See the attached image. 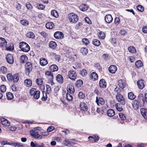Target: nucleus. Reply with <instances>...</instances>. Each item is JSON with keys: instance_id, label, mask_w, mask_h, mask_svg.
<instances>
[{"instance_id": "f257e3e1", "label": "nucleus", "mask_w": 147, "mask_h": 147, "mask_svg": "<svg viewBox=\"0 0 147 147\" xmlns=\"http://www.w3.org/2000/svg\"><path fill=\"white\" fill-rule=\"evenodd\" d=\"M19 47L21 50L24 52H27L30 50V47L26 42H20L19 44Z\"/></svg>"}, {"instance_id": "f03ea898", "label": "nucleus", "mask_w": 147, "mask_h": 147, "mask_svg": "<svg viewBox=\"0 0 147 147\" xmlns=\"http://www.w3.org/2000/svg\"><path fill=\"white\" fill-rule=\"evenodd\" d=\"M68 18L70 22L74 23L76 22L78 19L77 16L74 13L69 14L68 15Z\"/></svg>"}, {"instance_id": "7ed1b4c3", "label": "nucleus", "mask_w": 147, "mask_h": 147, "mask_svg": "<svg viewBox=\"0 0 147 147\" xmlns=\"http://www.w3.org/2000/svg\"><path fill=\"white\" fill-rule=\"evenodd\" d=\"M25 67L26 70V73L28 75L30 72L32 71V65L30 62H28L25 64Z\"/></svg>"}, {"instance_id": "20e7f679", "label": "nucleus", "mask_w": 147, "mask_h": 147, "mask_svg": "<svg viewBox=\"0 0 147 147\" xmlns=\"http://www.w3.org/2000/svg\"><path fill=\"white\" fill-rule=\"evenodd\" d=\"M116 98L118 101L122 105L125 104V100L123 96L120 94H117Z\"/></svg>"}, {"instance_id": "39448f33", "label": "nucleus", "mask_w": 147, "mask_h": 147, "mask_svg": "<svg viewBox=\"0 0 147 147\" xmlns=\"http://www.w3.org/2000/svg\"><path fill=\"white\" fill-rule=\"evenodd\" d=\"M69 78L72 80H74L77 77V74L75 71L73 70H69L68 72Z\"/></svg>"}, {"instance_id": "423d86ee", "label": "nucleus", "mask_w": 147, "mask_h": 147, "mask_svg": "<svg viewBox=\"0 0 147 147\" xmlns=\"http://www.w3.org/2000/svg\"><path fill=\"white\" fill-rule=\"evenodd\" d=\"M64 34L61 32L57 31L54 34L55 38L57 39H63L64 37Z\"/></svg>"}, {"instance_id": "0eeeda50", "label": "nucleus", "mask_w": 147, "mask_h": 147, "mask_svg": "<svg viewBox=\"0 0 147 147\" xmlns=\"http://www.w3.org/2000/svg\"><path fill=\"white\" fill-rule=\"evenodd\" d=\"M31 135L34 138H36L41 139L42 136L39 134L38 132L36 130H32L30 131Z\"/></svg>"}, {"instance_id": "6e6552de", "label": "nucleus", "mask_w": 147, "mask_h": 147, "mask_svg": "<svg viewBox=\"0 0 147 147\" xmlns=\"http://www.w3.org/2000/svg\"><path fill=\"white\" fill-rule=\"evenodd\" d=\"M45 75L46 77L50 81L53 80L54 77L53 74L51 71H47L45 73Z\"/></svg>"}, {"instance_id": "1a4fd4ad", "label": "nucleus", "mask_w": 147, "mask_h": 147, "mask_svg": "<svg viewBox=\"0 0 147 147\" xmlns=\"http://www.w3.org/2000/svg\"><path fill=\"white\" fill-rule=\"evenodd\" d=\"M96 102L98 105H102L105 104V101L101 97L98 98L97 96L96 98Z\"/></svg>"}, {"instance_id": "9d476101", "label": "nucleus", "mask_w": 147, "mask_h": 147, "mask_svg": "<svg viewBox=\"0 0 147 147\" xmlns=\"http://www.w3.org/2000/svg\"><path fill=\"white\" fill-rule=\"evenodd\" d=\"M138 101L140 102L141 104L144 105L145 102L144 94H140L138 96Z\"/></svg>"}, {"instance_id": "9b49d317", "label": "nucleus", "mask_w": 147, "mask_h": 147, "mask_svg": "<svg viewBox=\"0 0 147 147\" xmlns=\"http://www.w3.org/2000/svg\"><path fill=\"white\" fill-rule=\"evenodd\" d=\"M67 90L68 92L71 94L74 93L75 90L74 86L71 84L68 85L67 87Z\"/></svg>"}, {"instance_id": "f8f14e48", "label": "nucleus", "mask_w": 147, "mask_h": 147, "mask_svg": "<svg viewBox=\"0 0 147 147\" xmlns=\"http://www.w3.org/2000/svg\"><path fill=\"white\" fill-rule=\"evenodd\" d=\"M142 105H143L141 104L140 102L137 100H135L132 104L133 107L136 110L138 109L139 106L141 107Z\"/></svg>"}, {"instance_id": "ddd939ff", "label": "nucleus", "mask_w": 147, "mask_h": 147, "mask_svg": "<svg viewBox=\"0 0 147 147\" xmlns=\"http://www.w3.org/2000/svg\"><path fill=\"white\" fill-rule=\"evenodd\" d=\"M105 22L108 23H110L113 21V18L111 15L109 14L106 15L105 17Z\"/></svg>"}, {"instance_id": "4468645a", "label": "nucleus", "mask_w": 147, "mask_h": 147, "mask_svg": "<svg viewBox=\"0 0 147 147\" xmlns=\"http://www.w3.org/2000/svg\"><path fill=\"white\" fill-rule=\"evenodd\" d=\"M117 68L116 66L115 65H111L109 68V71L110 72L112 73H115L117 70Z\"/></svg>"}, {"instance_id": "2eb2a0df", "label": "nucleus", "mask_w": 147, "mask_h": 147, "mask_svg": "<svg viewBox=\"0 0 147 147\" xmlns=\"http://www.w3.org/2000/svg\"><path fill=\"white\" fill-rule=\"evenodd\" d=\"M80 107L81 110L86 111L88 109L87 105L84 102H82L80 104Z\"/></svg>"}, {"instance_id": "dca6fc26", "label": "nucleus", "mask_w": 147, "mask_h": 147, "mask_svg": "<svg viewBox=\"0 0 147 147\" xmlns=\"http://www.w3.org/2000/svg\"><path fill=\"white\" fill-rule=\"evenodd\" d=\"M137 84L138 88L140 89H142L144 87V81L142 79H141L138 81Z\"/></svg>"}, {"instance_id": "f3484780", "label": "nucleus", "mask_w": 147, "mask_h": 147, "mask_svg": "<svg viewBox=\"0 0 147 147\" xmlns=\"http://www.w3.org/2000/svg\"><path fill=\"white\" fill-rule=\"evenodd\" d=\"M140 112L144 117L145 119H146L147 118V109L144 108H142L140 109Z\"/></svg>"}, {"instance_id": "a211bd4d", "label": "nucleus", "mask_w": 147, "mask_h": 147, "mask_svg": "<svg viewBox=\"0 0 147 147\" xmlns=\"http://www.w3.org/2000/svg\"><path fill=\"white\" fill-rule=\"evenodd\" d=\"M100 86L102 88H105L106 87L107 84L104 79H101L99 82Z\"/></svg>"}, {"instance_id": "6ab92c4d", "label": "nucleus", "mask_w": 147, "mask_h": 147, "mask_svg": "<svg viewBox=\"0 0 147 147\" xmlns=\"http://www.w3.org/2000/svg\"><path fill=\"white\" fill-rule=\"evenodd\" d=\"M1 120L2 124L6 126H9L10 125V123L9 121L4 118H1Z\"/></svg>"}, {"instance_id": "aec40b11", "label": "nucleus", "mask_w": 147, "mask_h": 147, "mask_svg": "<svg viewBox=\"0 0 147 147\" xmlns=\"http://www.w3.org/2000/svg\"><path fill=\"white\" fill-rule=\"evenodd\" d=\"M7 43L6 40L3 38H0V47H3L5 46Z\"/></svg>"}, {"instance_id": "412c9836", "label": "nucleus", "mask_w": 147, "mask_h": 147, "mask_svg": "<svg viewBox=\"0 0 147 147\" xmlns=\"http://www.w3.org/2000/svg\"><path fill=\"white\" fill-rule=\"evenodd\" d=\"M6 59L8 63L10 64H12L14 61L13 56H6Z\"/></svg>"}, {"instance_id": "4be33fe9", "label": "nucleus", "mask_w": 147, "mask_h": 147, "mask_svg": "<svg viewBox=\"0 0 147 147\" xmlns=\"http://www.w3.org/2000/svg\"><path fill=\"white\" fill-rule=\"evenodd\" d=\"M90 78L93 81L97 80L98 79V76L95 72H93L90 75Z\"/></svg>"}, {"instance_id": "5701e85b", "label": "nucleus", "mask_w": 147, "mask_h": 147, "mask_svg": "<svg viewBox=\"0 0 147 147\" xmlns=\"http://www.w3.org/2000/svg\"><path fill=\"white\" fill-rule=\"evenodd\" d=\"M56 79L57 81L60 84H62L63 82V76L60 74H58L57 75Z\"/></svg>"}, {"instance_id": "b1692460", "label": "nucleus", "mask_w": 147, "mask_h": 147, "mask_svg": "<svg viewBox=\"0 0 147 147\" xmlns=\"http://www.w3.org/2000/svg\"><path fill=\"white\" fill-rule=\"evenodd\" d=\"M46 28L48 29H52L54 27V24L52 22L47 23L45 25Z\"/></svg>"}, {"instance_id": "393cba45", "label": "nucleus", "mask_w": 147, "mask_h": 147, "mask_svg": "<svg viewBox=\"0 0 147 147\" xmlns=\"http://www.w3.org/2000/svg\"><path fill=\"white\" fill-rule=\"evenodd\" d=\"M49 46L51 48L54 49H55L57 47V45L55 42L51 41L49 43Z\"/></svg>"}, {"instance_id": "a878e982", "label": "nucleus", "mask_w": 147, "mask_h": 147, "mask_svg": "<svg viewBox=\"0 0 147 147\" xmlns=\"http://www.w3.org/2000/svg\"><path fill=\"white\" fill-rule=\"evenodd\" d=\"M50 69L51 72H53L58 70V67L56 65L53 64L50 67Z\"/></svg>"}, {"instance_id": "bb28decb", "label": "nucleus", "mask_w": 147, "mask_h": 147, "mask_svg": "<svg viewBox=\"0 0 147 147\" xmlns=\"http://www.w3.org/2000/svg\"><path fill=\"white\" fill-rule=\"evenodd\" d=\"M24 84L27 87H30L32 85L31 80L30 79H27L24 81Z\"/></svg>"}, {"instance_id": "cd10ccee", "label": "nucleus", "mask_w": 147, "mask_h": 147, "mask_svg": "<svg viewBox=\"0 0 147 147\" xmlns=\"http://www.w3.org/2000/svg\"><path fill=\"white\" fill-rule=\"evenodd\" d=\"M118 85L121 88H124L125 86V83L123 80H120L118 81Z\"/></svg>"}, {"instance_id": "c85d7f7f", "label": "nucleus", "mask_w": 147, "mask_h": 147, "mask_svg": "<svg viewBox=\"0 0 147 147\" xmlns=\"http://www.w3.org/2000/svg\"><path fill=\"white\" fill-rule=\"evenodd\" d=\"M40 63L42 66H44L47 63V61L45 59L41 58L40 59Z\"/></svg>"}, {"instance_id": "c756f323", "label": "nucleus", "mask_w": 147, "mask_h": 147, "mask_svg": "<svg viewBox=\"0 0 147 147\" xmlns=\"http://www.w3.org/2000/svg\"><path fill=\"white\" fill-rule=\"evenodd\" d=\"M135 66L137 68H139L143 66V63L140 60H138L135 63Z\"/></svg>"}, {"instance_id": "7c9ffc66", "label": "nucleus", "mask_w": 147, "mask_h": 147, "mask_svg": "<svg viewBox=\"0 0 147 147\" xmlns=\"http://www.w3.org/2000/svg\"><path fill=\"white\" fill-rule=\"evenodd\" d=\"M107 114L109 117H112L115 115V112L113 109H110L107 111Z\"/></svg>"}, {"instance_id": "2f4dec72", "label": "nucleus", "mask_w": 147, "mask_h": 147, "mask_svg": "<svg viewBox=\"0 0 147 147\" xmlns=\"http://www.w3.org/2000/svg\"><path fill=\"white\" fill-rule=\"evenodd\" d=\"M79 9L81 11H84L87 10L88 7L86 5L84 4H82L79 6Z\"/></svg>"}, {"instance_id": "473e14b6", "label": "nucleus", "mask_w": 147, "mask_h": 147, "mask_svg": "<svg viewBox=\"0 0 147 147\" xmlns=\"http://www.w3.org/2000/svg\"><path fill=\"white\" fill-rule=\"evenodd\" d=\"M128 98L131 100H134L136 97V96L132 92L128 93Z\"/></svg>"}, {"instance_id": "72a5a7b5", "label": "nucleus", "mask_w": 147, "mask_h": 147, "mask_svg": "<svg viewBox=\"0 0 147 147\" xmlns=\"http://www.w3.org/2000/svg\"><path fill=\"white\" fill-rule=\"evenodd\" d=\"M28 58L27 56H21L20 57V62L21 63H24L27 61Z\"/></svg>"}, {"instance_id": "f704fd0d", "label": "nucleus", "mask_w": 147, "mask_h": 147, "mask_svg": "<svg viewBox=\"0 0 147 147\" xmlns=\"http://www.w3.org/2000/svg\"><path fill=\"white\" fill-rule=\"evenodd\" d=\"M13 80L14 83L17 82L19 79V77L18 74H14V75L13 76Z\"/></svg>"}, {"instance_id": "c9c22d12", "label": "nucleus", "mask_w": 147, "mask_h": 147, "mask_svg": "<svg viewBox=\"0 0 147 147\" xmlns=\"http://www.w3.org/2000/svg\"><path fill=\"white\" fill-rule=\"evenodd\" d=\"M93 44L96 46H99L100 44V41L98 40L94 39L92 40V42Z\"/></svg>"}, {"instance_id": "e433bc0d", "label": "nucleus", "mask_w": 147, "mask_h": 147, "mask_svg": "<svg viewBox=\"0 0 147 147\" xmlns=\"http://www.w3.org/2000/svg\"><path fill=\"white\" fill-rule=\"evenodd\" d=\"M81 52L84 55H86L88 53V49L86 48H82L80 49Z\"/></svg>"}, {"instance_id": "4c0bfd02", "label": "nucleus", "mask_w": 147, "mask_h": 147, "mask_svg": "<svg viewBox=\"0 0 147 147\" xmlns=\"http://www.w3.org/2000/svg\"><path fill=\"white\" fill-rule=\"evenodd\" d=\"M83 84V81L81 80H78L76 83V85L78 87L81 86Z\"/></svg>"}, {"instance_id": "58836bf2", "label": "nucleus", "mask_w": 147, "mask_h": 147, "mask_svg": "<svg viewBox=\"0 0 147 147\" xmlns=\"http://www.w3.org/2000/svg\"><path fill=\"white\" fill-rule=\"evenodd\" d=\"M5 48L7 50L9 51H12L14 49L13 45L11 44L7 45L6 46Z\"/></svg>"}, {"instance_id": "ea45409f", "label": "nucleus", "mask_w": 147, "mask_h": 147, "mask_svg": "<svg viewBox=\"0 0 147 147\" xmlns=\"http://www.w3.org/2000/svg\"><path fill=\"white\" fill-rule=\"evenodd\" d=\"M26 36L29 38H35V36L34 33L31 32L27 33L26 35Z\"/></svg>"}, {"instance_id": "a19ab883", "label": "nucleus", "mask_w": 147, "mask_h": 147, "mask_svg": "<svg viewBox=\"0 0 147 147\" xmlns=\"http://www.w3.org/2000/svg\"><path fill=\"white\" fill-rule=\"evenodd\" d=\"M66 100L68 101H71L72 100L73 96L68 92H67L66 94Z\"/></svg>"}, {"instance_id": "79ce46f5", "label": "nucleus", "mask_w": 147, "mask_h": 147, "mask_svg": "<svg viewBox=\"0 0 147 147\" xmlns=\"http://www.w3.org/2000/svg\"><path fill=\"white\" fill-rule=\"evenodd\" d=\"M128 49L129 51L132 53H135L136 51L135 48L132 46H130L129 47Z\"/></svg>"}, {"instance_id": "37998d69", "label": "nucleus", "mask_w": 147, "mask_h": 147, "mask_svg": "<svg viewBox=\"0 0 147 147\" xmlns=\"http://www.w3.org/2000/svg\"><path fill=\"white\" fill-rule=\"evenodd\" d=\"M11 145H12L15 147H23L24 146L22 144L17 142L16 143H12L11 144Z\"/></svg>"}, {"instance_id": "c03bdc74", "label": "nucleus", "mask_w": 147, "mask_h": 147, "mask_svg": "<svg viewBox=\"0 0 147 147\" xmlns=\"http://www.w3.org/2000/svg\"><path fill=\"white\" fill-rule=\"evenodd\" d=\"M6 96L8 100H11L13 97V94L10 92H7Z\"/></svg>"}, {"instance_id": "a18cd8bd", "label": "nucleus", "mask_w": 147, "mask_h": 147, "mask_svg": "<svg viewBox=\"0 0 147 147\" xmlns=\"http://www.w3.org/2000/svg\"><path fill=\"white\" fill-rule=\"evenodd\" d=\"M98 36L100 38L103 39L105 38V35L104 32H100L98 33Z\"/></svg>"}, {"instance_id": "49530a36", "label": "nucleus", "mask_w": 147, "mask_h": 147, "mask_svg": "<svg viewBox=\"0 0 147 147\" xmlns=\"http://www.w3.org/2000/svg\"><path fill=\"white\" fill-rule=\"evenodd\" d=\"M51 14L54 17L57 18L58 16V14L57 12L55 10H53L51 11Z\"/></svg>"}, {"instance_id": "de8ad7c7", "label": "nucleus", "mask_w": 147, "mask_h": 147, "mask_svg": "<svg viewBox=\"0 0 147 147\" xmlns=\"http://www.w3.org/2000/svg\"><path fill=\"white\" fill-rule=\"evenodd\" d=\"M7 77L8 81L9 82H11L12 81L13 79V76L11 74H8L7 75Z\"/></svg>"}, {"instance_id": "09e8293b", "label": "nucleus", "mask_w": 147, "mask_h": 147, "mask_svg": "<svg viewBox=\"0 0 147 147\" xmlns=\"http://www.w3.org/2000/svg\"><path fill=\"white\" fill-rule=\"evenodd\" d=\"M80 73L84 77L86 76L87 74L86 70L84 69L80 71Z\"/></svg>"}, {"instance_id": "8fccbe9b", "label": "nucleus", "mask_w": 147, "mask_h": 147, "mask_svg": "<svg viewBox=\"0 0 147 147\" xmlns=\"http://www.w3.org/2000/svg\"><path fill=\"white\" fill-rule=\"evenodd\" d=\"M40 91L38 90L37 91V92H36L34 95H33L34 96V98L36 99H38L40 97Z\"/></svg>"}, {"instance_id": "3c124183", "label": "nucleus", "mask_w": 147, "mask_h": 147, "mask_svg": "<svg viewBox=\"0 0 147 147\" xmlns=\"http://www.w3.org/2000/svg\"><path fill=\"white\" fill-rule=\"evenodd\" d=\"M115 106L117 109L118 111H121L123 109L122 107L120 106V104L116 103L115 105Z\"/></svg>"}, {"instance_id": "603ef678", "label": "nucleus", "mask_w": 147, "mask_h": 147, "mask_svg": "<svg viewBox=\"0 0 147 147\" xmlns=\"http://www.w3.org/2000/svg\"><path fill=\"white\" fill-rule=\"evenodd\" d=\"M0 72L2 74H4L7 72L6 68L4 66H2L1 68Z\"/></svg>"}, {"instance_id": "864d4df0", "label": "nucleus", "mask_w": 147, "mask_h": 147, "mask_svg": "<svg viewBox=\"0 0 147 147\" xmlns=\"http://www.w3.org/2000/svg\"><path fill=\"white\" fill-rule=\"evenodd\" d=\"M47 89H46V92L47 94H49L51 93V87L49 85H47L46 86Z\"/></svg>"}, {"instance_id": "5fc2aeb1", "label": "nucleus", "mask_w": 147, "mask_h": 147, "mask_svg": "<svg viewBox=\"0 0 147 147\" xmlns=\"http://www.w3.org/2000/svg\"><path fill=\"white\" fill-rule=\"evenodd\" d=\"M138 10L142 12L144 10V7L140 5H138L137 7Z\"/></svg>"}, {"instance_id": "6e6d98bb", "label": "nucleus", "mask_w": 147, "mask_h": 147, "mask_svg": "<svg viewBox=\"0 0 147 147\" xmlns=\"http://www.w3.org/2000/svg\"><path fill=\"white\" fill-rule=\"evenodd\" d=\"M82 42L84 44L87 45H88L89 43L88 40L86 38H84L82 39Z\"/></svg>"}, {"instance_id": "4d7b16f0", "label": "nucleus", "mask_w": 147, "mask_h": 147, "mask_svg": "<svg viewBox=\"0 0 147 147\" xmlns=\"http://www.w3.org/2000/svg\"><path fill=\"white\" fill-rule=\"evenodd\" d=\"M20 22L22 25L25 26H26L28 24V22L26 20H22Z\"/></svg>"}, {"instance_id": "13d9d810", "label": "nucleus", "mask_w": 147, "mask_h": 147, "mask_svg": "<svg viewBox=\"0 0 147 147\" xmlns=\"http://www.w3.org/2000/svg\"><path fill=\"white\" fill-rule=\"evenodd\" d=\"M119 117L122 120H125L126 119V117L125 115L121 113H120L119 114Z\"/></svg>"}, {"instance_id": "bf43d9fd", "label": "nucleus", "mask_w": 147, "mask_h": 147, "mask_svg": "<svg viewBox=\"0 0 147 147\" xmlns=\"http://www.w3.org/2000/svg\"><path fill=\"white\" fill-rule=\"evenodd\" d=\"M0 89L1 91L2 92H5L6 89V87L4 85H2L0 87Z\"/></svg>"}, {"instance_id": "052dcab7", "label": "nucleus", "mask_w": 147, "mask_h": 147, "mask_svg": "<svg viewBox=\"0 0 147 147\" xmlns=\"http://www.w3.org/2000/svg\"><path fill=\"white\" fill-rule=\"evenodd\" d=\"M37 91H36V89L35 88H32L30 90V93L31 95H33L35 93L37 92Z\"/></svg>"}, {"instance_id": "680f3d73", "label": "nucleus", "mask_w": 147, "mask_h": 147, "mask_svg": "<svg viewBox=\"0 0 147 147\" xmlns=\"http://www.w3.org/2000/svg\"><path fill=\"white\" fill-rule=\"evenodd\" d=\"M26 6L27 9L29 10H31L32 8V6L29 2L26 3Z\"/></svg>"}, {"instance_id": "e2e57ef3", "label": "nucleus", "mask_w": 147, "mask_h": 147, "mask_svg": "<svg viewBox=\"0 0 147 147\" xmlns=\"http://www.w3.org/2000/svg\"><path fill=\"white\" fill-rule=\"evenodd\" d=\"M78 96L80 99H83L85 97L84 94L82 92H80L78 94Z\"/></svg>"}, {"instance_id": "0e129e2a", "label": "nucleus", "mask_w": 147, "mask_h": 147, "mask_svg": "<svg viewBox=\"0 0 147 147\" xmlns=\"http://www.w3.org/2000/svg\"><path fill=\"white\" fill-rule=\"evenodd\" d=\"M36 82L38 85H40L42 83V80L40 78H38L36 80Z\"/></svg>"}, {"instance_id": "69168bd1", "label": "nucleus", "mask_w": 147, "mask_h": 147, "mask_svg": "<svg viewBox=\"0 0 147 147\" xmlns=\"http://www.w3.org/2000/svg\"><path fill=\"white\" fill-rule=\"evenodd\" d=\"M82 24L81 22H79L77 24L75 28L77 30H78L80 28L82 27Z\"/></svg>"}, {"instance_id": "338daca9", "label": "nucleus", "mask_w": 147, "mask_h": 147, "mask_svg": "<svg viewBox=\"0 0 147 147\" xmlns=\"http://www.w3.org/2000/svg\"><path fill=\"white\" fill-rule=\"evenodd\" d=\"M115 92L117 94H120L121 92V89L119 87H116L114 89Z\"/></svg>"}, {"instance_id": "774afa93", "label": "nucleus", "mask_w": 147, "mask_h": 147, "mask_svg": "<svg viewBox=\"0 0 147 147\" xmlns=\"http://www.w3.org/2000/svg\"><path fill=\"white\" fill-rule=\"evenodd\" d=\"M120 22V19L118 17H116L115 19L114 23L116 25H117Z\"/></svg>"}]
</instances>
